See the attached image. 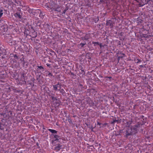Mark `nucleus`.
Segmentation results:
<instances>
[{"instance_id":"f257e3e1","label":"nucleus","mask_w":153,"mask_h":153,"mask_svg":"<svg viewBox=\"0 0 153 153\" xmlns=\"http://www.w3.org/2000/svg\"><path fill=\"white\" fill-rule=\"evenodd\" d=\"M132 134H134L132 131V130L131 129V128L130 127L128 128L126 130L125 136L126 137L128 138L129 136Z\"/></svg>"},{"instance_id":"f03ea898","label":"nucleus","mask_w":153,"mask_h":153,"mask_svg":"<svg viewBox=\"0 0 153 153\" xmlns=\"http://www.w3.org/2000/svg\"><path fill=\"white\" fill-rule=\"evenodd\" d=\"M142 125L141 124H138L134 126L133 127H130L131 129L132 130V131L134 134L136 133L137 132V128L140 127Z\"/></svg>"},{"instance_id":"7ed1b4c3","label":"nucleus","mask_w":153,"mask_h":153,"mask_svg":"<svg viewBox=\"0 0 153 153\" xmlns=\"http://www.w3.org/2000/svg\"><path fill=\"white\" fill-rule=\"evenodd\" d=\"M21 79L20 80L19 79L18 81H19V84L21 85L22 84L25 85L26 83V82L25 81V78L24 77V74H22L21 75Z\"/></svg>"},{"instance_id":"20e7f679","label":"nucleus","mask_w":153,"mask_h":153,"mask_svg":"<svg viewBox=\"0 0 153 153\" xmlns=\"http://www.w3.org/2000/svg\"><path fill=\"white\" fill-rule=\"evenodd\" d=\"M62 85V84L59 82L56 84L53 85V90L55 91L60 90L61 88Z\"/></svg>"},{"instance_id":"39448f33","label":"nucleus","mask_w":153,"mask_h":153,"mask_svg":"<svg viewBox=\"0 0 153 153\" xmlns=\"http://www.w3.org/2000/svg\"><path fill=\"white\" fill-rule=\"evenodd\" d=\"M29 35L32 38H35L36 37L37 34L34 30H32L30 31Z\"/></svg>"},{"instance_id":"423d86ee","label":"nucleus","mask_w":153,"mask_h":153,"mask_svg":"<svg viewBox=\"0 0 153 153\" xmlns=\"http://www.w3.org/2000/svg\"><path fill=\"white\" fill-rule=\"evenodd\" d=\"M19 42L18 40H12L11 42H9V43H10V45H16Z\"/></svg>"},{"instance_id":"0eeeda50","label":"nucleus","mask_w":153,"mask_h":153,"mask_svg":"<svg viewBox=\"0 0 153 153\" xmlns=\"http://www.w3.org/2000/svg\"><path fill=\"white\" fill-rule=\"evenodd\" d=\"M106 25L109 26L111 28L113 26V22L112 20H109L107 21Z\"/></svg>"},{"instance_id":"6e6552de","label":"nucleus","mask_w":153,"mask_h":153,"mask_svg":"<svg viewBox=\"0 0 153 153\" xmlns=\"http://www.w3.org/2000/svg\"><path fill=\"white\" fill-rule=\"evenodd\" d=\"M14 15L15 16V17L16 18H18L19 19H21L22 18V16L20 15V13L19 12H16L14 14Z\"/></svg>"},{"instance_id":"1a4fd4ad","label":"nucleus","mask_w":153,"mask_h":153,"mask_svg":"<svg viewBox=\"0 0 153 153\" xmlns=\"http://www.w3.org/2000/svg\"><path fill=\"white\" fill-rule=\"evenodd\" d=\"M59 100H57L56 101H55V102H53V104L54 105V106L56 107L59 105Z\"/></svg>"},{"instance_id":"9d476101","label":"nucleus","mask_w":153,"mask_h":153,"mask_svg":"<svg viewBox=\"0 0 153 153\" xmlns=\"http://www.w3.org/2000/svg\"><path fill=\"white\" fill-rule=\"evenodd\" d=\"M12 55L14 57V59L13 60V61L15 62H17L19 59V57L16 54H13Z\"/></svg>"},{"instance_id":"9b49d317","label":"nucleus","mask_w":153,"mask_h":153,"mask_svg":"<svg viewBox=\"0 0 153 153\" xmlns=\"http://www.w3.org/2000/svg\"><path fill=\"white\" fill-rule=\"evenodd\" d=\"M62 147V145L59 144H57V146L55 147V149L57 151L59 150Z\"/></svg>"},{"instance_id":"f8f14e48","label":"nucleus","mask_w":153,"mask_h":153,"mask_svg":"<svg viewBox=\"0 0 153 153\" xmlns=\"http://www.w3.org/2000/svg\"><path fill=\"white\" fill-rule=\"evenodd\" d=\"M59 5L56 4H52V7L51 9L53 10H55V9H56V8L58 7Z\"/></svg>"},{"instance_id":"ddd939ff","label":"nucleus","mask_w":153,"mask_h":153,"mask_svg":"<svg viewBox=\"0 0 153 153\" xmlns=\"http://www.w3.org/2000/svg\"><path fill=\"white\" fill-rule=\"evenodd\" d=\"M59 137L57 135L55 134L54 135V141H59Z\"/></svg>"},{"instance_id":"4468645a","label":"nucleus","mask_w":153,"mask_h":153,"mask_svg":"<svg viewBox=\"0 0 153 153\" xmlns=\"http://www.w3.org/2000/svg\"><path fill=\"white\" fill-rule=\"evenodd\" d=\"M132 122V121H129L127 122H126L125 124V126L128 128L130 127V125L131 124Z\"/></svg>"},{"instance_id":"2eb2a0df","label":"nucleus","mask_w":153,"mask_h":153,"mask_svg":"<svg viewBox=\"0 0 153 153\" xmlns=\"http://www.w3.org/2000/svg\"><path fill=\"white\" fill-rule=\"evenodd\" d=\"M85 43H81L78 45L77 47L79 48H81L85 45Z\"/></svg>"},{"instance_id":"dca6fc26","label":"nucleus","mask_w":153,"mask_h":153,"mask_svg":"<svg viewBox=\"0 0 153 153\" xmlns=\"http://www.w3.org/2000/svg\"><path fill=\"white\" fill-rule=\"evenodd\" d=\"M86 102H87L89 104V105L90 106H91L92 105V101L91 100L90 98L88 99L87 100Z\"/></svg>"},{"instance_id":"f3484780","label":"nucleus","mask_w":153,"mask_h":153,"mask_svg":"<svg viewBox=\"0 0 153 153\" xmlns=\"http://www.w3.org/2000/svg\"><path fill=\"white\" fill-rule=\"evenodd\" d=\"M48 130L49 131L53 134H56L57 132V131L54 129L49 128Z\"/></svg>"},{"instance_id":"a211bd4d","label":"nucleus","mask_w":153,"mask_h":153,"mask_svg":"<svg viewBox=\"0 0 153 153\" xmlns=\"http://www.w3.org/2000/svg\"><path fill=\"white\" fill-rule=\"evenodd\" d=\"M49 96L51 97V98L52 100H53V102H55V101H56L57 100L56 97H54L53 96H51L50 95H49Z\"/></svg>"},{"instance_id":"6ab92c4d","label":"nucleus","mask_w":153,"mask_h":153,"mask_svg":"<svg viewBox=\"0 0 153 153\" xmlns=\"http://www.w3.org/2000/svg\"><path fill=\"white\" fill-rule=\"evenodd\" d=\"M62 7L61 8H60V7L58 5V7H57L56 9H55V11H58V12H60L61 11V9H62Z\"/></svg>"},{"instance_id":"aec40b11","label":"nucleus","mask_w":153,"mask_h":153,"mask_svg":"<svg viewBox=\"0 0 153 153\" xmlns=\"http://www.w3.org/2000/svg\"><path fill=\"white\" fill-rule=\"evenodd\" d=\"M3 12H4V9L3 8H1L0 9V18H1L3 14Z\"/></svg>"},{"instance_id":"412c9836","label":"nucleus","mask_w":153,"mask_h":153,"mask_svg":"<svg viewBox=\"0 0 153 153\" xmlns=\"http://www.w3.org/2000/svg\"><path fill=\"white\" fill-rule=\"evenodd\" d=\"M38 68H37V71H38V69H39L40 70H41L42 71H44V68L43 67L40 66H38Z\"/></svg>"},{"instance_id":"4be33fe9","label":"nucleus","mask_w":153,"mask_h":153,"mask_svg":"<svg viewBox=\"0 0 153 153\" xmlns=\"http://www.w3.org/2000/svg\"><path fill=\"white\" fill-rule=\"evenodd\" d=\"M78 88L79 89V91H81L84 88L83 86L81 84H79L78 85Z\"/></svg>"},{"instance_id":"5701e85b","label":"nucleus","mask_w":153,"mask_h":153,"mask_svg":"<svg viewBox=\"0 0 153 153\" xmlns=\"http://www.w3.org/2000/svg\"><path fill=\"white\" fill-rule=\"evenodd\" d=\"M4 125L2 123L0 122V130H2L4 129Z\"/></svg>"},{"instance_id":"b1692460","label":"nucleus","mask_w":153,"mask_h":153,"mask_svg":"<svg viewBox=\"0 0 153 153\" xmlns=\"http://www.w3.org/2000/svg\"><path fill=\"white\" fill-rule=\"evenodd\" d=\"M92 43L93 44H94V46H95L97 45H98L99 44V42H93Z\"/></svg>"},{"instance_id":"393cba45","label":"nucleus","mask_w":153,"mask_h":153,"mask_svg":"<svg viewBox=\"0 0 153 153\" xmlns=\"http://www.w3.org/2000/svg\"><path fill=\"white\" fill-rule=\"evenodd\" d=\"M135 61H136V62L137 63H138L139 62H142V60H141L138 59H135Z\"/></svg>"},{"instance_id":"a878e982","label":"nucleus","mask_w":153,"mask_h":153,"mask_svg":"<svg viewBox=\"0 0 153 153\" xmlns=\"http://www.w3.org/2000/svg\"><path fill=\"white\" fill-rule=\"evenodd\" d=\"M34 10V9H29V13H33V11Z\"/></svg>"},{"instance_id":"bb28decb","label":"nucleus","mask_w":153,"mask_h":153,"mask_svg":"<svg viewBox=\"0 0 153 153\" xmlns=\"http://www.w3.org/2000/svg\"><path fill=\"white\" fill-rule=\"evenodd\" d=\"M44 15L42 14L41 12H40L39 15V17L41 18L42 19L44 17Z\"/></svg>"},{"instance_id":"cd10ccee","label":"nucleus","mask_w":153,"mask_h":153,"mask_svg":"<svg viewBox=\"0 0 153 153\" xmlns=\"http://www.w3.org/2000/svg\"><path fill=\"white\" fill-rule=\"evenodd\" d=\"M47 76L50 77H51L53 76V75L51 73H49Z\"/></svg>"},{"instance_id":"c85d7f7f","label":"nucleus","mask_w":153,"mask_h":153,"mask_svg":"<svg viewBox=\"0 0 153 153\" xmlns=\"http://www.w3.org/2000/svg\"><path fill=\"white\" fill-rule=\"evenodd\" d=\"M58 91H59L60 93H62V94L64 93L65 92V91L63 89H61V88L60 89V90H58Z\"/></svg>"},{"instance_id":"c756f323","label":"nucleus","mask_w":153,"mask_h":153,"mask_svg":"<svg viewBox=\"0 0 153 153\" xmlns=\"http://www.w3.org/2000/svg\"><path fill=\"white\" fill-rule=\"evenodd\" d=\"M117 120H114L113 121H112L111 122V124H114L116 122H117Z\"/></svg>"},{"instance_id":"7c9ffc66","label":"nucleus","mask_w":153,"mask_h":153,"mask_svg":"<svg viewBox=\"0 0 153 153\" xmlns=\"http://www.w3.org/2000/svg\"><path fill=\"white\" fill-rule=\"evenodd\" d=\"M4 78V77L3 75L2 74H0V79H3Z\"/></svg>"},{"instance_id":"2f4dec72","label":"nucleus","mask_w":153,"mask_h":153,"mask_svg":"<svg viewBox=\"0 0 153 153\" xmlns=\"http://www.w3.org/2000/svg\"><path fill=\"white\" fill-rule=\"evenodd\" d=\"M66 11L65 10H64L63 11V12L62 13V15L63 16V15H64H64H65V13H66Z\"/></svg>"},{"instance_id":"473e14b6","label":"nucleus","mask_w":153,"mask_h":153,"mask_svg":"<svg viewBox=\"0 0 153 153\" xmlns=\"http://www.w3.org/2000/svg\"><path fill=\"white\" fill-rule=\"evenodd\" d=\"M68 121L69 122V123H71L72 122V120L71 119V118H69L68 119Z\"/></svg>"},{"instance_id":"72a5a7b5","label":"nucleus","mask_w":153,"mask_h":153,"mask_svg":"<svg viewBox=\"0 0 153 153\" xmlns=\"http://www.w3.org/2000/svg\"><path fill=\"white\" fill-rule=\"evenodd\" d=\"M98 45H100V48H101L103 46L102 45L101 43H99V44Z\"/></svg>"},{"instance_id":"f704fd0d","label":"nucleus","mask_w":153,"mask_h":153,"mask_svg":"<svg viewBox=\"0 0 153 153\" xmlns=\"http://www.w3.org/2000/svg\"><path fill=\"white\" fill-rule=\"evenodd\" d=\"M101 123H100L99 122H97V125L100 126L101 125Z\"/></svg>"},{"instance_id":"c9c22d12","label":"nucleus","mask_w":153,"mask_h":153,"mask_svg":"<svg viewBox=\"0 0 153 153\" xmlns=\"http://www.w3.org/2000/svg\"><path fill=\"white\" fill-rule=\"evenodd\" d=\"M46 65L48 67H50V64L48 63H47L46 64Z\"/></svg>"},{"instance_id":"e433bc0d","label":"nucleus","mask_w":153,"mask_h":153,"mask_svg":"<svg viewBox=\"0 0 153 153\" xmlns=\"http://www.w3.org/2000/svg\"><path fill=\"white\" fill-rule=\"evenodd\" d=\"M21 60L22 61H23L24 62V58H23V57L21 59Z\"/></svg>"},{"instance_id":"4c0bfd02","label":"nucleus","mask_w":153,"mask_h":153,"mask_svg":"<svg viewBox=\"0 0 153 153\" xmlns=\"http://www.w3.org/2000/svg\"><path fill=\"white\" fill-rule=\"evenodd\" d=\"M145 4H140V7H142Z\"/></svg>"},{"instance_id":"58836bf2","label":"nucleus","mask_w":153,"mask_h":153,"mask_svg":"<svg viewBox=\"0 0 153 153\" xmlns=\"http://www.w3.org/2000/svg\"><path fill=\"white\" fill-rule=\"evenodd\" d=\"M68 10V8L67 7H66V8H65L64 10H65L66 11H67Z\"/></svg>"},{"instance_id":"ea45409f","label":"nucleus","mask_w":153,"mask_h":153,"mask_svg":"<svg viewBox=\"0 0 153 153\" xmlns=\"http://www.w3.org/2000/svg\"><path fill=\"white\" fill-rule=\"evenodd\" d=\"M82 74H85V73L84 72V71L83 70H82Z\"/></svg>"},{"instance_id":"a19ab883","label":"nucleus","mask_w":153,"mask_h":153,"mask_svg":"<svg viewBox=\"0 0 153 153\" xmlns=\"http://www.w3.org/2000/svg\"><path fill=\"white\" fill-rule=\"evenodd\" d=\"M140 67H143V66L142 65H140Z\"/></svg>"},{"instance_id":"79ce46f5","label":"nucleus","mask_w":153,"mask_h":153,"mask_svg":"<svg viewBox=\"0 0 153 153\" xmlns=\"http://www.w3.org/2000/svg\"><path fill=\"white\" fill-rule=\"evenodd\" d=\"M39 9H38V10H38V11H39Z\"/></svg>"},{"instance_id":"37998d69","label":"nucleus","mask_w":153,"mask_h":153,"mask_svg":"<svg viewBox=\"0 0 153 153\" xmlns=\"http://www.w3.org/2000/svg\"><path fill=\"white\" fill-rule=\"evenodd\" d=\"M20 153H23V152H21Z\"/></svg>"}]
</instances>
